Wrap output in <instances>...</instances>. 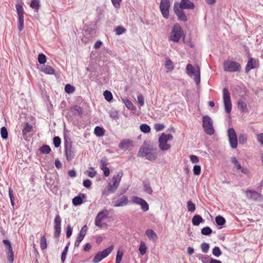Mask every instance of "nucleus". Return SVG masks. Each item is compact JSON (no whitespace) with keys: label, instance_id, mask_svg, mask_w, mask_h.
Segmentation results:
<instances>
[{"label":"nucleus","instance_id":"obj_1","mask_svg":"<svg viewBox=\"0 0 263 263\" xmlns=\"http://www.w3.org/2000/svg\"><path fill=\"white\" fill-rule=\"evenodd\" d=\"M138 156L145 158L146 159L152 161L156 159L157 156V151L156 148L149 145L143 146L140 148Z\"/></svg>","mask_w":263,"mask_h":263},{"label":"nucleus","instance_id":"obj_2","mask_svg":"<svg viewBox=\"0 0 263 263\" xmlns=\"http://www.w3.org/2000/svg\"><path fill=\"white\" fill-rule=\"evenodd\" d=\"M173 137L171 134L162 133L159 138V147L163 151L168 150L171 148V145L167 143L168 141H172Z\"/></svg>","mask_w":263,"mask_h":263},{"label":"nucleus","instance_id":"obj_3","mask_svg":"<svg viewBox=\"0 0 263 263\" xmlns=\"http://www.w3.org/2000/svg\"><path fill=\"white\" fill-rule=\"evenodd\" d=\"M186 73L190 77L194 76V81L196 85L200 82V71L199 66L194 67L191 64H188L186 68Z\"/></svg>","mask_w":263,"mask_h":263},{"label":"nucleus","instance_id":"obj_4","mask_svg":"<svg viewBox=\"0 0 263 263\" xmlns=\"http://www.w3.org/2000/svg\"><path fill=\"white\" fill-rule=\"evenodd\" d=\"M183 30L180 25L175 24L170 35V39L175 43L179 41L183 34Z\"/></svg>","mask_w":263,"mask_h":263},{"label":"nucleus","instance_id":"obj_5","mask_svg":"<svg viewBox=\"0 0 263 263\" xmlns=\"http://www.w3.org/2000/svg\"><path fill=\"white\" fill-rule=\"evenodd\" d=\"M223 69L230 72H239L241 70V66L237 62L226 61L223 63Z\"/></svg>","mask_w":263,"mask_h":263},{"label":"nucleus","instance_id":"obj_6","mask_svg":"<svg viewBox=\"0 0 263 263\" xmlns=\"http://www.w3.org/2000/svg\"><path fill=\"white\" fill-rule=\"evenodd\" d=\"M202 126L205 133L209 135H212L214 133L213 126V121L211 118L208 115L203 117Z\"/></svg>","mask_w":263,"mask_h":263},{"label":"nucleus","instance_id":"obj_7","mask_svg":"<svg viewBox=\"0 0 263 263\" xmlns=\"http://www.w3.org/2000/svg\"><path fill=\"white\" fill-rule=\"evenodd\" d=\"M123 174L119 172L116 176L113 177L112 180L108 183V190L110 193H114L118 187Z\"/></svg>","mask_w":263,"mask_h":263},{"label":"nucleus","instance_id":"obj_8","mask_svg":"<svg viewBox=\"0 0 263 263\" xmlns=\"http://www.w3.org/2000/svg\"><path fill=\"white\" fill-rule=\"evenodd\" d=\"M222 98L224 103V109L227 113H230L232 110V103L230 93L227 88H223L222 91Z\"/></svg>","mask_w":263,"mask_h":263},{"label":"nucleus","instance_id":"obj_9","mask_svg":"<svg viewBox=\"0 0 263 263\" xmlns=\"http://www.w3.org/2000/svg\"><path fill=\"white\" fill-rule=\"evenodd\" d=\"M114 246L112 245L109 246L107 248L105 249L102 251L97 253L94 256L92 261L93 263H98L103 259L106 257L113 250Z\"/></svg>","mask_w":263,"mask_h":263},{"label":"nucleus","instance_id":"obj_10","mask_svg":"<svg viewBox=\"0 0 263 263\" xmlns=\"http://www.w3.org/2000/svg\"><path fill=\"white\" fill-rule=\"evenodd\" d=\"M228 136L231 147L233 148H236L238 145V140L236 132L233 128L228 129Z\"/></svg>","mask_w":263,"mask_h":263},{"label":"nucleus","instance_id":"obj_11","mask_svg":"<svg viewBox=\"0 0 263 263\" xmlns=\"http://www.w3.org/2000/svg\"><path fill=\"white\" fill-rule=\"evenodd\" d=\"M170 8V0H161L160 9L162 15L165 18H168Z\"/></svg>","mask_w":263,"mask_h":263},{"label":"nucleus","instance_id":"obj_12","mask_svg":"<svg viewBox=\"0 0 263 263\" xmlns=\"http://www.w3.org/2000/svg\"><path fill=\"white\" fill-rule=\"evenodd\" d=\"M3 242L6 246L7 250L6 254L7 256L8 261L9 263H12L14 261V253L10 241L8 239H4L3 240Z\"/></svg>","mask_w":263,"mask_h":263},{"label":"nucleus","instance_id":"obj_13","mask_svg":"<svg viewBox=\"0 0 263 263\" xmlns=\"http://www.w3.org/2000/svg\"><path fill=\"white\" fill-rule=\"evenodd\" d=\"M75 149L71 144H65V154L68 161H71L74 157Z\"/></svg>","mask_w":263,"mask_h":263},{"label":"nucleus","instance_id":"obj_14","mask_svg":"<svg viewBox=\"0 0 263 263\" xmlns=\"http://www.w3.org/2000/svg\"><path fill=\"white\" fill-rule=\"evenodd\" d=\"M259 67L258 61L255 59L251 58L249 59L245 67V72L248 73L251 69Z\"/></svg>","mask_w":263,"mask_h":263},{"label":"nucleus","instance_id":"obj_15","mask_svg":"<svg viewBox=\"0 0 263 263\" xmlns=\"http://www.w3.org/2000/svg\"><path fill=\"white\" fill-rule=\"evenodd\" d=\"M132 201L134 203L141 205V209L146 212L148 210L149 206L147 203L142 198L135 196L133 197Z\"/></svg>","mask_w":263,"mask_h":263},{"label":"nucleus","instance_id":"obj_16","mask_svg":"<svg viewBox=\"0 0 263 263\" xmlns=\"http://www.w3.org/2000/svg\"><path fill=\"white\" fill-rule=\"evenodd\" d=\"M246 197L248 199L252 200H257L260 199L262 195L254 190H247L245 191Z\"/></svg>","mask_w":263,"mask_h":263},{"label":"nucleus","instance_id":"obj_17","mask_svg":"<svg viewBox=\"0 0 263 263\" xmlns=\"http://www.w3.org/2000/svg\"><path fill=\"white\" fill-rule=\"evenodd\" d=\"M183 9H181L180 8H178L175 5L174 6V12L177 16L178 20L179 21L185 22L187 21V19Z\"/></svg>","mask_w":263,"mask_h":263},{"label":"nucleus","instance_id":"obj_18","mask_svg":"<svg viewBox=\"0 0 263 263\" xmlns=\"http://www.w3.org/2000/svg\"><path fill=\"white\" fill-rule=\"evenodd\" d=\"M108 214V212L107 210H104L99 212L95 219V223L98 226H100L102 224V221L106 218Z\"/></svg>","mask_w":263,"mask_h":263},{"label":"nucleus","instance_id":"obj_19","mask_svg":"<svg viewBox=\"0 0 263 263\" xmlns=\"http://www.w3.org/2000/svg\"><path fill=\"white\" fill-rule=\"evenodd\" d=\"M128 201L127 197L123 195L119 199L112 201V203L115 207L123 206L126 205L128 203Z\"/></svg>","mask_w":263,"mask_h":263},{"label":"nucleus","instance_id":"obj_20","mask_svg":"<svg viewBox=\"0 0 263 263\" xmlns=\"http://www.w3.org/2000/svg\"><path fill=\"white\" fill-rule=\"evenodd\" d=\"M179 7L184 9H193L195 5L190 0H181L179 4Z\"/></svg>","mask_w":263,"mask_h":263},{"label":"nucleus","instance_id":"obj_21","mask_svg":"<svg viewBox=\"0 0 263 263\" xmlns=\"http://www.w3.org/2000/svg\"><path fill=\"white\" fill-rule=\"evenodd\" d=\"M86 195L84 194H80L78 196L74 197L72 199V204L75 206H78L83 203V199L85 198Z\"/></svg>","mask_w":263,"mask_h":263},{"label":"nucleus","instance_id":"obj_22","mask_svg":"<svg viewBox=\"0 0 263 263\" xmlns=\"http://www.w3.org/2000/svg\"><path fill=\"white\" fill-rule=\"evenodd\" d=\"M41 70L46 74H53L54 69L49 65H43L41 68Z\"/></svg>","mask_w":263,"mask_h":263},{"label":"nucleus","instance_id":"obj_23","mask_svg":"<svg viewBox=\"0 0 263 263\" xmlns=\"http://www.w3.org/2000/svg\"><path fill=\"white\" fill-rule=\"evenodd\" d=\"M143 191L148 194L149 195H152L153 193V189H152L150 183L148 181H144L143 183Z\"/></svg>","mask_w":263,"mask_h":263},{"label":"nucleus","instance_id":"obj_24","mask_svg":"<svg viewBox=\"0 0 263 263\" xmlns=\"http://www.w3.org/2000/svg\"><path fill=\"white\" fill-rule=\"evenodd\" d=\"M145 235L148 237V239L154 242L156 241L158 236L155 231H145Z\"/></svg>","mask_w":263,"mask_h":263},{"label":"nucleus","instance_id":"obj_25","mask_svg":"<svg viewBox=\"0 0 263 263\" xmlns=\"http://www.w3.org/2000/svg\"><path fill=\"white\" fill-rule=\"evenodd\" d=\"M61 219L59 215H56L54 220L55 230H61Z\"/></svg>","mask_w":263,"mask_h":263},{"label":"nucleus","instance_id":"obj_26","mask_svg":"<svg viewBox=\"0 0 263 263\" xmlns=\"http://www.w3.org/2000/svg\"><path fill=\"white\" fill-rule=\"evenodd\" d=\"M16 12L18 17H24V10L23 6L20 4H17L15 5Z\"/></svg>","mask_w":263,"mask_h":263},{"label":"nucleus","instance_id":"obj_27","mask_svg":"<svg viewBox=\"0 0 263 263\" xmlns=\"http://www.w3.org/2000/svg\"><path fill=\"white\" fill-rule=\"evenodd\" d=\"M202 221L203 219L199 215H196L192 218V223L195 226H198Z\"/></svg>","mask_w":263,"mask_h":263},{"label":"nucleus","instance_id":"obj_28","mask_svg":"<svg viewBox=\"0 0 263 263\" xmlns=\"http://www.w3.org/2000/svg\"><path fill=\"white\" fill-rule=\"evenodd\" d=\"M130 141L129 140H125L122 141L119 144V147L121 149H127L130 145Z\"/></svg>","mask_w":263,"mask_h":263},{"label":"nucleus","instance_id":"obj_29","mask_svg":"<svg viewBox=\"0 0 263 263\" xmlns=\"http://www.w3.org/2000/svg\"><path fill=\"white\" fill-rule=\"evenodd\" d=\"M40 247L41 249L43 250L47 248V241L46 238L45 237V235L42 236L40 240Z\"/></svg>","mask_w":263,"mask_h":263},{"label":"nucleus","instance_id":"obj_30","mask_svg":"<svg viewBox=\"0 0 263 263\" xmlns=\"http://www.w3.org/2000/svg\"><path fill=\"white\" fill-rule=\"evenodd\" d=\"M95 134L98 137H101L104 135V129L100 126H96L94 130Z\"/></svg>","mask_w":263,"mask_h":263},{"label":"nucleus","instance_id":"obj_31","mask_svg":"<svg viewBox=\"0 0 263 263\" xmlns=\"http://www.w3.org/2000/svg\"><path fill=\"white\" fill-rule=\"evenodd\" d=\"M30 6L32 9L36 10H39L40 7L39 0H31Z\"/></svg>","mask_w":263,"mask_h":263},{"label":"nucleus","instance_id":"obj_32","mask_svg":"<svg viewBox=\"0 0 263 263\" xmlns=\"http://www.w3.org/2000/svg\"><path fill=\"white\" fill-rule=\"evenodd\" d=\"M215 222L218 226H221L225 223L226 220L223 217L218 216L215 218Z\"/></svg>","mask_w":263,"mask_h":263},{"label":"nucleus","instance_id":"obj_33","mask_svg":"<svg viewBox=\"0 0 263 263\" xmlns=\"http://www.w3.org/2000/svg\"><path fill=\"white\" fill-rule=\"evenodd\" d=\"M124 102L125 103L126 107L128 109L131 110H135L136 109V107L134 105L133 103L130 100L128 99H125L124 101Z\"/></svg>","mask_w":263,"mask_h":263},{"label":"nucleus","instance_id":"obj_34","mask_svg":"<svg viewBox=\"0 0 263 263\" xmlns=\"http://www.w3.org/2000/svg\"><path fill=\"white\" fill-rule=\"evenodd\" d=\"M40 151L41 153L42 154H48L50 152L51 148L49 147V146L47 145H44L43 146L40 147Z\"/></svg>","mask_w":263,"mask_h":263},{"label":"nucleus","instance_id":"obj_35","mask_svg":"<svg viewBox=\"0 0 263 263\" xmlns=\"http://www.w3.org/2000/svg\"><path fill=\"white\" fill-rule=\"evenodd\" d=\"M32 126L28 123H26L23 129L22 133L23 135H26L31 131Z\"/></svg>","mask_w":263,"mask_h":263},{"label":"nucleus","instance_id":"obj_36","mask_svg":"<svg viewBox=\"0 0 263 263\" xmlns=\"http://www.w3.org/2000/svg\"><path fill=\"white\" fill-rule=\"evenodd\" d=\"M123 251L119 249L116 255V263H120L123 255Z\"/></svg>","mask_w":263,"mask_h":263},{"label":"nucleus","instance_id":"obj_37","mask_svg":"<svg viewBox=\"0 0 263 263\" xmlns=\"http://www.w3.org/2000/svg\"><path fill=\"white\" fill-rule=\"evenodd\" d=\"M238 107L239 109H241L242 111H245L247 110V104L243 102L242 100H240L238 101Z\"/></svg>","mask_w":263,"mask_h":263},{"label":"nucleus","instance_id":"obj_38","mask_svg":"<svg viewBox=\"0 0 263 263\" xmlns=\"http://www.w3.org/2000/svg\"><path fill=\"white\" fill-rule=\"evenodd\" d=\"M69 242L66 245V246L64 248L62 254H61V261L64 262L66 259V255L68 252V250L69 248Z\"/></svg>","mask_w":263,"mask_h":263},{"label":"nucleus","instance_id":"obj_39","mask_svg":"<svg viewBox=\"0 0 263 263\" xmlns=\"http://www.w3.org/2000/svg\"><path fill=\"white\" fill-rule=\"evenodd\" d=\"M140 128L141 131L144 133H148L151 130L150 126L146 124H142L140 126Z\"/></svg>","mask_w":263,"mask_h":263},{"label":"nucleus","instance_id":"obj_40","mask_svg":"<svg viewBox=\"0 0 263 263\" xmlns=\"http://www.w3.org/2000/svg\"><path fill=\"white\" fill-rule=\"evenodd\" d=\"M187 211L190 212H194L195 210V205L191 200L187 202Z\"/></svg>","mask_w":263,"mask_h":263},{"label":"nucleus","instance_id":"obj_41","mask_svg":"<svg viewBox=\"0 0 263 263\" xmlns=\"http://www.w3.org/2000/svg\"><path fill=\"white\" fill-rule=\"evenodd\" d=\"M103 95L105 100L108 102H110L112 99V93L110 91L108 90L104 91Z\"/></svg>","mask_w":263,"mask_h":263},{"label":"nucleus","instance_id":"obj_42","mask_svg":"<svg viewBox=\"0 0 263 263\" xmlns=\"http://www.w3.org/2000/svg\"><path fill=\"white\" fill-rule=\"evenodd\" d=\"M212 253L215 257H218L221 255L222 252L219 247H215L212 250Z\"/></svg>","mask_w":263,"mask_h":263},{"label":"nucleus","instance_id":"obj_43","mask_svg":"<svg viewBox=\"0 0 263 263\" xmlns=\"http://www.w3.org/2000/svg\"><path fill=\"white\" fill-rule=\"evenodd\" d=\"M86 231H80V233L77 237V242L80 243L86 235Z\"/></svg>","mask_w":263,"mask_h":263},{"label":"nucleus","instance_id":"obj_44","mask_svg":"<svg viewBox=\"0 0 263 263\" xmlns=\"http://www.w3.org/2000/svg\"><path fill=\"white\" fill-rule=\"evenodd\" d=\"M139 251L141 255H144L146 252V247L144 242H141L139 248Z\"/></svg>","mask_w":263,"mask_h":263},{"label":"nucleus","instance_id":"obj_45","mask_svg":"<svg viewBox=\"0 0 263 263\" xmlns=\"http://www.w3.org/2000/svg\"><path fill=\"white\" fill-rule=\"evenodd\" d=\"M231 162L233 163L237 170H239L241 168V166L237 159L233 157L231 158Z\"/></svg>","mask_w":263,"mask_h":263},{"label":"nucleus","instance_id":"obj_46","mask_svg":"<svg viewBox=\"0 0 263 263\" xmlns=\"http://www.w3.org/2000/svg\"><path fill=\"white\" fill-rule=\"evenodd\" d=\"M24 17H18V29L20 31H21L24 29Z\"/></svg>","mask_w":263,"mask_h":263},{"label":"nucleus","instance_id":"obj_47","mask_svg":"<svg viewBox=\"0 0 263 263\" xmlns=\"http://www.w3.org/2000/svg\"><path fill=\"white\" fill-rule=\"evenodd\" d=\"M74 90V87L71 85L70 84H67L65 87V91L68 93H71L73 92Z\"/></svg>","mask_w":263,"mask_h":263},{"label":"nucleus","instance_id":"obj_48","mask_svg":"<svg viewBox=\"0 0 263 263\" xmlns=\"http://www.w3.org/2000/svg\"><path fill=\"white\" fill-rule=\"evenodd\" d=\"M1 134L3 139H6L8 138V132L7 128L3 126L1 129Z\"/></svg>","mask_w":263,"mask_h":263},{"label":"nucleus","instance_id":"obj_49","mask_svg":"<svg viewBox=\"0 0 263 263\" xmlns=\"http://www.w3.org/2000/svg\"><path fill=\"white\" fill-rule=\"evenodd\" d=\"M38 62L41 64H45L46 62V57L43 53H40L38 55Z\"/></svg>","mask_w":263,"mask_h":263},{"label":"nucleus","instance_id":"obj_50","mask_svg":"<svg viewBox=\"0 0 263 263\" xmlns=\"http://www.w3.org/2000/svg\"><path fill=\"white\" fill-rule=\"evenodd\" d=\"M165 67L167 69L172 70L174 68L172 61L170 59L167 60L165 63Z\"/></svg>","mask_w":263,"mask_h":263},{"label":"nucleus","instance_id":"obj_51","mask_svg":"<svg viewBox=\"0 0 263 263\" xmlns=\"http://www.w3.org/2000/svg\"><path fill=\"white\" fill-rule=\"evenodd\" d=\"M53 142L54 146L56 148L59 147L60 146L61 140L59 137L56 136L53 138Z\"/></svg>","mask_w":263,"mask_h":263},{"label":"nucleus","instance_id":"obj_52","mask_svg":"<svg viewBox=\"0 0 263 263\" xmlns=\"http://www.w3.org/2000/svg\"><path fill=\"white\" fill-rule=\"evenodd\" d=\"M126 29L122 26H118L115 29V32L117 35H121L124 33Z\"/></svg>","mask_w":263,"mask_h":263},{"label":"nucleus","instance_id":"obj_53","mask_svg":"<svg viewBox=\"0 0 263 263\" xmlns=\"http://www.w3.org/2000/svg\"><path fill=\"white\" fill-rule=\"evenodd\" d=\"M209 245L206 242H203L201 245V248L203 253H207L209 250Z\"/></svg>","mask_w":263,"mask_h":263},{"label":"nucleus","instance_id":"obj_54","mask_svg":"<svg viewBox=\"0 0 263 263\" xmlns=\"http://www.w3.org/2000/svg\"><path fill=\"white\" fill-rule=\"evenodd\" d=\"M137 101L138 104L140 105V106H143L144 104V97L141 94H139L137 96Z\"/></svg>","mask_w":263,"mask_h":263},{"label":"nucleus","instance_id":"obj_55","mask_svg":"<svg viewBox=\"0 0 263 263\" xmlns=\"http://www.w3.org/2000/svg\"><path fill=\"white\" fill-rule=\"evenodd\" d=\"M193 172L195 175H199L201 173V166L199 165H195L193 167Z\"/></svg>","mask_w":263,"mask_h":263},{"label":"nucleus","instance_id":"obj_56","mask_svg":"<svg viewBox=\"0 0 263 263\" xmlns=\"http://www.w3.org/2000/svg\"><path fill=\"white\" fill-rule=\"evenodd\" d=\"M164 127V125L161 123H156L154 125V128L157 132L162 130Z\"/></svg>","mask_w":263,"mask_h":263},{"label":"nucleus","instance_id":"obj_57","mask_svg":"<svg viewBox=\"0 0 263 263\" xmlns=\"http://www.w3.org/2000/svg\"><path fill=\"white\" fill-rule=\"evenodd\" d=\"M74 114L81 115L83 112V109L81 107L76 105L74 108Z\"/></svg>","mask_w":263,"mask_h":263},{"label":"nucleus","instance_id":"obj_58","mask_svg":"<svg viewBox=\"0 0 263 263\" xmlns=\"http://www.w3.org/2000/svg\"><path fill=\"white\" fill-rule=\"evenodd\" d=\"M100 168H103L104 167H106L107 165V159L106 157L102 158L100 160Z\"/></svg>","mask_w":263,"mask_h":263},{"label":"nucleus","instance_id":"obj_59","mask_svg":"<svg viewBox=\"0 0 263 263\" xmlns=\"http://www.w3.org/2000/svg\"><path fill=\"white\" fill-rule=\"evenodd\" d=\"M247 140V136L246 134H241L239 136V141L241 144L245 143Z\"/></svg>","mask_w":263,"mask_h":263},{"label":"nucleus","instance_id":"obj_60","mask_svg":"<svg viewBox=\"0 0 263 263\" xmlns=\"http://www.w3.org/2000/svg\"><path fill=\"white\" fill-rule=\"evenodd\" d=\"M113 6L116 8L120 7L121 2L122 0H111Z\"/></svg>","mask_w":263,"mask_h":263},{"label":"nucleus","instance_id":"obj_61","mask_svg":"<svg viewBox=\"0 0 263 263\" xmlns=\"http://www.w3.org/2000/svg\"><path fill=\"white\" fill-rule=\"evenodd\" d=\"M190 158L191 161L193 163H196L199 162V158L196 155H192L190 156Z\"/></svg>","mask_w":263,"mask_h":263},{"label":"nucleus","instance_id":"obj_62","mask_svg":"<svg viewBox=\"0 0 263 263\" xmlns=\"http://www.w3.org/2000/svg\"><path fill=\"white\" fill-rule=\"evenodd\" d=\"M83 184L85 187L89 188L91 186L92 182L89 179H86L83 181Z\"/></svg>","mask_w":263,"mask_h":263},{"label":"nucleus","instance_id":"obj_63","mask_svg":"<svg viewBox=\"0 0 263 263\" xmlns=\"http://www.w3.org/2000/svg\"><path fill=\"white\" fill-rule=\"evenodd\" d=\"M55 166L58 169H61L62 167V164L61 161L58 159H56L55 160Z\"/></svg>","mask_w":263,"mask_h":263},{"label":"nucleus","instance_id":"obj_64","mask_svg":"<svg viewBox=\"0 0 263 263\" xmlns=\"http://www.w3.org/2000/svg\"><path fill=\"white\" fill-rule=\"evenodd\" d=\"M257 139L258 142H259L263 145V133H260L257 135Z\"/></svg>","mask_w":263,"mask_h":263}]
</instances>
